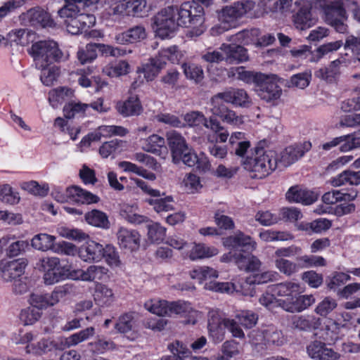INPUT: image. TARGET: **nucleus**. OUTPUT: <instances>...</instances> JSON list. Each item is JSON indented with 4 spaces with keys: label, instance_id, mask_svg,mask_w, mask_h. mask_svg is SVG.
<instances>
[{
    "label": "nucleus",
    "instance_id": "f257e3e1",
    "mask_svg": "<svg viewBox=\"0 0 360 360\" xmlns=\"http://www.w3.org/2000/svg\"><path fill=\"white\" fill-rule=\"evenodd\" d=\"M204 8L195 1H188L178 6H168L153 18L157 34L162 39L170 37L179 26L197 27L204 22Z\"/></svg>",
    "mask_w": 360,
    "mask_h": 360
},
{
    "label": "nucleus",
    "instance_id": "f03ea898",
    "mask_svg": "<svg viewBox=\"0 0 360 360\" xmlns=\"http://www.w3.org/2000/svg\"><path fill=\"white\" fill-rule=\"evenodd\" d=\"M245 169L249 171L252 179H263L274 171L278 165L276 151L256 147L252 157L242 162Z\"/></svg>",
    "mask_w": 360,
    "mask_h": 360
},
{
    "label": "nucleus",
    "instance_id": "7ed1b4c3",
    "mask_svg": "<svg viewBox=\"0 0 360 360\" xmlns=\"http://www.w3.org/2000/svg\"><path fill=\"white\" fill-rule=\"evenodd\" d=\"M30 53L33 57L38 69L48 68L51 63L58 61L63 56L57 43L52 40L39 41L32 45Z\"/></svg>",
    "mask_w": 360,
    "mask_h": 360
},
{
    "label": "nucleus",
    "instance_id": "20e7f679",
    "mask_svg": "<svg viewBox=\"0 0 360 360\" xmlns=\"http://www.w3.org/2000/svg\"><path fill=\"white\" fill-rule=\"evenodd\" d=\"M312 2L327 24L338 31H345V26L342 22L345 18V11L340 0H312Z\"/></svg>",
    "mask_w": 360,
    "mask_h": 360
},
{
    "label": "nucleus",
    "instance_id": "39448f33",
    "mask_svg": "<svg viewBox=\"0 0 360 360\" xmlns=\"http://www.w3.org/2000/svg\"><path fill=\"white\" fill-rule=\"evenodd\" d=\"M192 279L198 280L199 283L210 281L205 284V288L221 292H230L233 288V284L231 283H218L213 281L218 277L217 271L208 266H198L190 271Z\"/></svg>",
    "mask_w": 360,
    "mask_h": 360
},
{
    "label": "nucleus",
    "instance_id": "423d86ee",
    "mask_svg": "<svg viewBox=\"0 0 360 360\" xmlns=\"http://www.w3.org/2000/svg\"><path fill=\"white\" fill-rule=\"evenodd\" d=\"M255 79V90L261 99L271 102L281 97L282 89L276 82V75L258 74Z\"/></svg>",
    "mask_w": 360,
    "mask_h": 360
},
{
    "label": "nucleus",
    "instance_id": "0eeeda50",
    "mask_svg": "<svg viewBox=\"0 0 360 360\" xmlns=\"http://www.w3.org/2000/svg\"><path fill=\"white\" fill-rule=\"evenodd\" d=\"M226 317L219 309H211L207 314V330L209 337L215 343L224 340L226 333L224 322Z\"/></svg>",
    "mask_w": 360,
    "mask_h": 360
},
{
    "label": "nucleus",
    "instance_id": "6e6552de",
    "mask_svg": "<svg viewBox=\"0 0 360 360\" xmlns=\"http://www.w3.org/2000/svg\"><path fill=\"white\" fill-rule=\"evenodd\" d=\"M255 6L252 1H238L230 6L224 8L219 15V20L223 23H231L252 11Z\"/></svg>",
    "mask_w": 360,
    "mask_h": 360
},
{
    "label": "nucleus",
    "instance_id": "1a4fd4ad",
    "mask_svg": "<svg viewBox=\"0 0 360 360\" xmlns=\"http://www.w3.org/2000/svg\"><path fill=\"white\" fill-rule=\"evenodd\" d=\"M66 195L64 196L59 193L55 194V198L57 201L63 202L69 198L77 203L91 204L99 201V198L79 186H73L69 187L65 191Z\"/></svg>",
    "mask_w": 360,
    "mask_h": 360
},
{
    "label": "nucleus",
    "instance_id": "9d476101",
    "mask_svg": "<svg viewBox=\"0 0 360 360\" xmlns=\"http://www.w3.org/2000/svg\"><path fill=\"white\" fill-rule=\"evenodd\" d=\"M345 56H341L338 59L332 61L326 66L316 70L315 76L328 83H333L337 81L340 75L341 67H347L350 64V60Z\"/></svg>",
    "mask_w": 360,
    "mask_h": 360
},
{
    "label": "nucleus",
    "instance_id": "9b49d317",
    "mask_svg": "<svg viewBox=\"0 0 360 360\" xmlns=\"http://www.w3.org/2000/svg\"><path fill=\"white\" fill-rule=\"evenodd\" d=\"M311 148V142L307 141L290 145L281 153L280 162L288 167L302 158Z\"/></svg>",
    "mask_w": 360,
    "mask_h": 360
},
{
    "label": "nucleus",
    "instance_id": "f8f14e48",
    "mask_svg": "<svg viewBox=\"0 0 360 360\" xmlns=\"http://www.w3.org/2000/svg\"><path fill=\"white\" fill-rule=\"evenodd\" d=\"M27 265V259L20 258L11 261L2 260L0 269L2 278L6 281H13L22 277Z\"/></svg>",
    "mask_w": 360,
    "mask_h": 360
},
{
    "label": "nucleus",
    "instance_id": "ddd939ff",
    "mask_svg": "<svg viewBox=\"0 0 360 360\" xmlns=\"http://www.w3.org/2000/svg\"><path fill=\"white\" fill-rule=\"evenodd\" d=\"M229 261L235 263L240 270L246 272L256 271L259 270L261 266V262L259 259L249 253H242L240 252H230L226 255Z\"/></svg>",
    "mask_w": 360,
    "mask_h": 360
},
{
    "label": "nucleus",
    "instance_id": "4468645a",
    "mask_svg": "<svg viewBox=\"0 0 360 360\" xmlns=\"http://www.w3.org/2000/svg\"><path fill=\"white\" fill-rule=\"evenodd\" d=\"M309 356L314 360H339L340 353L326 346V343L315 340L307 347Z\"/></svg>",
    "mask_w": 360,
    "mask_h": 360
},
{
    "label": "nucleus",
    "instance_id": "2eb2a0df",
    "mask_svg": "<svg viewBox=\"0 0 360 360\" xmlns=\"http://www.w3.org/2000/svg\"><path fill=\"white\" fill-rule=\"evenodd\" d=\"M315 302V298L312 295H303L291 296L280 302V307L285 311L295 313L301 312L307 309Z\"/></svg>",
    "mask_w": 360,
    "mask_h": 360
},
{
    "label": "nucleus",
    "instance_id": "dca6fc26",
    "mask_svg": "<svg viewBox=\"0 0 360 360\" xmlns=\"http://www.w3.org/2000/svg\"><path fill=\"white\" fill-rule=\"evenodd\" d=\"M297 11L293 15V22L297 29L304 30L310 27L314 22L311 18V4L304 0H298L295 3Z\"/></svg>",
    "mask_w": 360,
    "mask_h": 360
},
{
    "label": "nucleus",
    "instance_id": "f3484780",
    "mask_svg": "<svg viewBox=\"0 0 360 360\" xmlns=\"http://www.w3.org/2000/svg\"><path fill=\"white\" fill-rule=\"evenodd\" d=\"M107 5L102 13L103 18L107 21L120 22L128 16L127 5L124 0H108Z\"/></svg>",
    "mask_w": 360,
    "mask_h": 360
},
{
    "label": "nucleus",
    "instance_id": "a211bd4d",
    "mask_svg": "<svg viewBox=\"0 0 360 360\" xmlns=\"http://www.w3.org/2000/svg\"><path fill=\"white\" fill-rule=\"evenodd\" d=\"M65 4L58 10L60 18L69 20L77 16L82 9L95 4L98 0H64Z\"/></svg>",
    "mask_w": 360,
    "mask_h": 360
},
{
    "label": "nucleus",
    "instance_id": "6ab92c4d",
    "mask_svg": "<svg viewBox=\"0 0 360 360\" xmlns=\"http://www.w3.org/2000/svg\"><path fill=\"white\" fill-rule=\"evenodd\" d=\"M169 316L176 314L188 317V319L185 321L187 324H195L199 317L198 311L194 310L191 304L186 302L177 301L169 302Z\"/></svg>",
    "mask_w": 360,
    "mask_h": 360
},
{
    "label": "nucleus",
    "instance_id": "aec40b11",
    "mask_svg": "<svg viewBox=\"0 0 360 360\" xmlns=\"http://www.w3.org/2000/svg\"><path fill=\"white\" fill-rule=\"evenodd\" d=\"M147 37L143 25H135L127 30L118 33L115 36V41L119 44H129L141 41Z\"/></svg>",
    "mask_w": 360,
    "mask_h": 360
},
{
    "label": "nucleus",
    "instance_id": "412c9836",
    "mask_svg": "<svg viewBox=\"0 0 360 360\" xmlns=\"http://www.w3.org/2000/svg\"><path fill=\"white\" fill-rule=\"evenodd\" d=\"M77 275L76 280L86 282H97L103 281L107 277L108 269L101 265H91L86 270H75Z\"/></svg>",
    "mask_w": 360,
    "mask_h": 360
},
{
    "label": "nucleus",
    "instance_id": "4be33fe9",
    "mask_svg": "<svg viewBox=\"0 0 360 360\" xmlns=\"http://www.w3.org/2000/svg\"><path fill=\"white\" fill-rule=\"evenodd\" d=\"M223 92L226 103L241 108H249L252 105L251 98L243 89L230 87Z\"/></svg>",
    "mask_w": 360,
    "mask_h": 360
},
{
    "label": "nucleus",
    "instance_id": "5701e85b",
    "mask_svg": "<svg viewBox=\"0 0 360 360\" xmlns=\"http://www.w3.org/2000/svg\"><path fill=\"white\" fill-rule=\"evenodd\" d=\"M224 244L239 252H252L256 248V243L249 236L245 235L242 232L236 233L226 238Z\"/></svg>",
    "mask_w": 360,
    "mask_h": 360
},
{
    "label": "nucleus",
    "instance_id": "b1692460",
    "mask_svg": "<svg viewBox=\"0 0 360 360\" xmlns=\"http://www.w3.org/2000/svg\"><path fill=\"white\" fill-rule=\"evenodd\" d=\"M219 49L226 55L225 60L229 63H239L249 58L247 49L236 44H222Z\"/></svg>",
    "mask_w": 360,
    "mask_h": 360
},
{
    "label": "nucleus",
    "instance_id": "393cba45",
    "mask_svg": "<svg viewBox=\"0 0 360 360\" xmlns=\"http://www.w3.org/2000/svg\"><path fill=\"white\" fill-rule=\"evenodd\" d=\"M286 198L291 202H300L303 205H311L317 198V193L311 191L302 189L299 186H292L287 191Z\"/></svg>",
    "mask_w": 360,
    "mask_h": 360
},
{
    "label": "nucleus",
    "instance_id": "a878e982",
    "mask_svg": "<svg viewBox=\"0 0 360 360\" xmlns=\"http://www.w3.org/2000/svg\"><path fill=\"white\" fill-rule=\"evenodd\" d=\"M117 236L120 248L131 251L139 248L140 235L137 231L122 227L119 229Z\"/></svg>",
    "mask_w": 360,
    "mask_h": 360
},
{
    "label": "nucleus",
    "instance_id": "bb28decb",
    "mask_svg": "<svg viewBox=\"0 0 360 360\" xmlns=\"http://www.w3.org/2000/svg\"><path fill=\"white\" fill-rule=\"evenodd\" d=\"M25 18L31 25L34 27H52L54 25L50 15L39 7L27 11L25 13Z\"/></svg>",
    "mask_w": 360,
    "mask_h": 360
},
{
    "label": "nucleus",
    "instance_id": "cd10ccee",
    "mask_svg": "<svg viewBox=\"0 0 360 360\" xmlns=\"http://www.w3.org/2000/svg\"><path fill=\"white\" fill-rule=\"evenodd\" d=\"M321 324V319L314 315L295 316L292 319V327L301 331L309 332L316 330Z\"/></svg>",
    "mask_w": 360,
    "mask_h": 360
},
{
    "label": "nucleus",
    "instance_id": "c85d7f7f",
    "mask_svg": "<svg viewBox=\"0 0 360 360\" xmlns=\"http://www.w3.org/2000/svg\"><path fill=\"white\" fill-rule=\"evenodd\" d=\"M103 249L101 244L91 241L81 248L79 255L84 262H99L103 257Z\"/></svg>",
    "mask_w": 360,
    "mask_h": 360
},
{
    "label": "nucleus",
    "instance_id": "c756f323",
    "mask_svg": "<svg viewBox=\"0 0 360 360\" xmlns=\"http://www.w3.org/2000/svg\"><path fill=\"white\" fill-rule=\"evenodd\" d=\"M168 146L171 150L172 159H177L188 146L185 139L179 132L172 130L166 134Z\"/></svg>",
    "mask_w": 360,
    "mask_h": 360
},
{
    "label": "nucleus",
    "instance_id": "7c9ffc66",
    "mask_svg": "<svg viewBox=\"0 0 360 360\" xmlns=\"http://www.w3.org/2000/svg\"><path fill=\"white\" fill-rule=\"evenodd\" d=\"M116 109L123 117L139 115L143 110L140 101L136 96H131L125 101L118 102Z\"/></svg>",
    "mask_w": 360,
    "mask_h": 360
},
{
    "label": "nucleus",
    "instance_id": "2f4dec72",
    "mask_svg": "<svg viewBox=\"0 0 360 360\" xmlns=\"http://www.w3.org/2000/svg\"><path fill=\"white\" fill-rule=\"evenodd\" d=\"M11 240V238L6 236L0 239V248L2 249L8 245L6 255L10 257H17L25 252L29 244L26 240Z\"/></svg>",
    "mask_w": 360,
    "mask_h": 360
},
{
    "label": "nucleus",
    "instance_id": "473e14b6",
    "mask_svg": "<svg viewBox=\"0 0 360 360\" xmlns=\"http://www.w3.org/2000/svg\"><path fill=\"white\" fill-rule=\"evenodd\" d=\"M331 184L338 187L344 185L360 184V170H345L331 180Z\"/></svg>",
    "mask_w": 360,
    "mask_h": 360
},
{
    "label": "nucleus",
    "instance_id": "72a5a7b5",
    "mask_svg": "<svg viewBox=\"0 0 360 360\" xmlns=\"http://www.w3.org/2000/svg\"><path fill=\"white\" fill-rule=\"evenodd\" d=\"M60 259L56 257H44L40 260L41 267L44 271V282L46 285H53V277L55 275Z\"/></svg>",
    "mask_w": 360,
    "mask_h": 360
},
{
    "label": "nucleus",
    "instance_id": "f704fd0d",
    "mask_svg": "<svg viewBox=\"0 0 360 360\" xmlns=\"http://www.w3.org/2000/svg\"><path fill=\"white\" fill-rule=\"evenodd\" d=\"M342 46L343 42L341 40L323 44L312 52L309 61L318 62L325 56L338 51Z\"/></svg>",
    "mask_w": 360,
    "mask_h": 360
},
{
    "label": "nucleus",
    "instance_id": "c9c22d12",
    "mask_svg": "<svg viewBox=\"0 0 360 360\" xmlns=\"http://www.w3.org/2000/svg\"><path fill=\"white\" fill-rule=\"evenodd\" d=\"M56 238L53 236L46 233H39L32 238L31 245L34 249L45 252L54 249L53 244Z\"/></svg>",
    "mask_w": 360,
    "mask_h": 360
},
{
    "label": "nucleus",
    "instance_id": "e433bc0d",
    "mask_svg": "<svg viewBox=\"0 0 360 360\" xmlns=\"http://www.w3.org/2000/svg\"><path fill=\"white\" fill-rule=\"evenodd\" d=\"M85 219L89 224L102 228L108 229L110 222L105 213L98 210H93L86 213Z\"/></svg>",
    "mask_w": 360,
    "mask_h": 360
},
{
    "label": "nucleus",
    "instance_id": "4c0bfd02",
    "mask_svg": "<svg viewBox=\"0 0 360 360\" xmlns=\"http://www.w3.org/2000/svg\"><path fill=\"white\" fill-rule=\"evenodd\" d=\"M89 110V105L86 103L75 101L69 102L63 107L64 116L68 119L84 116Z\"/></svg>",
    "mask_w": 360,
    "mask_h": 360
},
{
    "label": "nucleus",
    "instance_id": "58836bf2",
    "mask_svg": "<svg viewBox=\"0 0 360 360\" xmlns=\"http://www.w3.org/2000/svg\"><path fill=\"white\" fill-rule=\"evenodd\" d=\"M90 349L96 354H104L108 351L117 349L116 344L110 339L104 337H97V338L89 343Z\"/></svg>",
    "mask_w": 360,
    "mask_h": 360
},
{
    "label": "nucleus",
    "instance_id": "ea45409f",
    "mask_svg": "<svg viewBox=\"0 0 360 360\" xmlns=\"http://www.w3.org/2000/svg\"><path fill=\"white\" fill-rule=\"evenodd\" d=\"M164 67L165 62L163 60L156 56L152 58L147 63L143 64L144 77L148 81H152Z\"/></svg>",
    "mask_w": 360,
    "mask_h": 360
},
{
    "label": "nucleus",
    "instance_id": "a19ab883",
    "mask_svg": "<svg viewBox=\"0 0 360 360\" xmlns=\"http://www.w3.org/2000/svg\"><path fill=\"white\" fill-rule=\"evenodd\" d=\"M124 142L122 140L113 139L106 141L99 148V154L103 158L120 153L124 147Z\"/></svg>",
    "mask_w": 360,
    "mask_h": 360
},
{
    "label": "nucleus",
    "instance_id": "79ce46f5",
    "mask_svg": "<svg viewBox=\"0 0 360 360\" xmlns=\"http://www.w3.org/2000/svg\"><path fill=\"white\" fill-rule=\"evenodd\" d=\"M265 345L280 346L284 343L285 339L281 330L273 325L264 326Z\"/></svg>",
    "mask_w": 360,
    "mask_h": 360
},
{
    "label": "nucleus",
    "instance_id": "37998d69",
    "mask_svg": "<svg viewBox=\"0 0 360 360\" xmlns=\"http://www.w3.org/2000/svg\"><path fill=\"white\" fill-rule=\"evenodd\" d=\"M75 292V287L72 283H65L62 285L56 286L53 290L49 293V298L54 306L60 300L70 295Z\"/></svg>",
    "mask_w": 360,
    "mask_h": 360
},
{
    "label": "nucleus",
    "instance_id": "c03bdc74",
    "mask_svg": "<svg viewBox=\"0 0 360 360\" xmlns=\"http://www.w3.org/2000/svg\"><path fill=\"white\" fill-rule=\"evenodd\" d=\"M169 302L165 300H150L144 304L146 309L160 316H169Z\"/></svg>",
    "mask_w": 360,
    "mask_h": 360
},
{
    "label": "nucleus",
    "instance_id": "a18cd8bd",
    "mask_svg": "<svg viewBox=\"0 0 360 360\" xmlns=\"http://www.w3.org/2000/svg\"><path fill=\"white\" fill-rule=\"evenodd\" d=\"M97 44H87L84 47L79 48L77 53L79 62L84 65L91 63L97 57Z\"/></svg>",
    "mask_w": 360,
    "mask_h": 360
},
{
    "label": "nucleus",
    "instance_id": "49530a36",
    "mask_svg": "<svg viewBox=\"0 0 360 360\" xmlns=\"http://www.w3.org/2000/svg\"><path fill=\"white\" fill-rule=\"evenodd\" d=\"M120 216L129 223L135 225L148 222L147 217L135 213L134 207L128 205H124L122 207Z\"/></svg>",
    "mask_w": 360,
    "mask_h": 360
},
{
    "label": "nucleus",
    "instance_id": "de8ad7c7",
    "mask_svg": "<svg viewBox=\"0 0 360 360\" xmlns=\"http://www.w3.org/2000/svg\"><path fill=\"white\" fill-rule=\"evenodd\" d=\"M134 324L135 321L133 313H126L118 318L115 325V328L120 333L127 334L134 331Z\"/></svg>",
    "mask_w": 360,
    "mask_h": 360
},
{
    "label": "nucleus",
    "instance_id": "09e8293b",
    "mask_svg": "<svg viewBox=\"0 0 360 360\" xmlns=\"http://www.w3.org/2000/svg\"><path fill=\"white\" fill-rule=\"evenodd\" d=\"M218 253L217 249L208 247L205 244H195L191 250L190 258L192 260L210 257Z\"/></svg>",
    "mask_w": 360,
    "mask_h": 360
},
{
    "label": "nucleus",
    "instance_id": "8fccbe9b",
    "mask_svg": "<svg viewBox=\"0 0 360 360\" xmlns=\"http://www.w3.org/2000/svg\"><path fill=\"white\" fill-rule=\"evenodd\" d=\"M342 2V8L345 11V18L342 20V22L345 26V30L343 32L338 31L335 27L334 29L340 33H345L347 31V25L345 23V21L347 20V13L346 10L349 12H351L354 19L360 22V4L357 0H340Z\"/></svg>",
    "mask_w": 360,
    "mask_h": 360
},
{
    "label": "nucleus",
    "instance_id": "3c124183",
    "mask_svg": "<svg viewBox=\"0 0 360 360\" xmlns=\"http://www.w3.org/2000/svg\"><path fill=\"white\" fill-rule=\"evenodd\" d=\"M94 299L99 304H108L113 300V292L107 285L97 283L96 285Z\"/></svg>",
    "mask_w": 360,
    "mask_h": 360
},
{
    "label": "nucleus",
    "instance_id": "603ef678",
    "mask_svg": "<svg viewBox=\"0 0 360 360\" xmlns=\"http://www.w3.org/2000/svg\"><path fill=\"white\" fill-rule=\"evenodd\" d=\"M182 69L186 78L195 83L200 82L204 78V72L200 65L195 63H184Z\"/></svg>",
    "mask_w": 360,
    "mask_h": 360
},
{
    "label": "nucleus",
    "instance_id": "864d4df0",
    "mask_svg": "<svg viewBox=\"0 0 360 360\" xmlns=\"http://www.w3.org/2000/svg\"><path fill=\"white\" fill-rule=\"evenodd\" d=\"M343 44L345 50L352 53V57L347 58L350 60V64L356 60L360 61V37L349 35Z\"/></svg>",
    "mask_w": 360,
    "mask_h": 360
},
{
    "label": "nucleus",
    "instance_id": "5fc2aeb1",
    "mask_svg": "<svg viewBox=\"0 0 360 360\" xmlns=\"http://www.w3.org/2000/svg\"><path fill=\"white\" fill-rule=\"evenodd\" d=\"M299 285L292 282H285L275 285L272 292L275 295L291 297L293 292L299 291Z\"/></svg>",
    "mask_w": 360,
    "mask_h": 360
},
{
    "label": "nucleus",
    "instance_id": "6e6d98bb",
    "mask_svg": "<svg viewBox=\"0 0 360 360\" xmlns=\"http://www.w3.org/2000/svg\"><path fill=\"white\" fill-rule=\"evenodd\" d=\"M235 316L240 322L241 326L248 329L254 327L258 321V315L250 310L239 311Z\"/></svg>",
    "mask_w": 360,
    "mask_h": 360
},
{
    "label": "nucleus",
    "instance_id": "4d7b16f0",
    "mask_svg": "<svg viewBox=\"0 0 360 360\" xmlns=\"http://www.w3.org/2000/svg\"><path fill=\"white\" fill-rule=\"evenodd\" d=\"M224 102V92L218 93L212 97L210 103L213 115L220 117L229 109Z\"/></svg>",
    "mask_w": 360,
    "mask_h": 360
},
{
    "label": "nucleus",
    "instance_id": "13d9d810",
    "mask_svg": "<svg viewBox=\"0 0 360 360\" xmlns=\"http://www.w3.org/2000/svg\"><path fill=\"white\" fill-rule=\"evenodd\" d=\"M20 200L19 193L13 190L8 184L0 186V200L10 204L15 205L19 202Z\"/></svg>",
    "mask_w": 360,
    "mask_h": 360
},
{
    "label": "nucleus",
    "instance_id": "bf43d9fd",
    "mask_svg": "<svg viewBox=\"0 0 360 360\" xmlns=\"http://www.w3.org/2000/svg\"><path fill=\"white\" fill-rule=\"evenodd\" d=\"M297 265L302 268H309L312 266H324L326 260L321 256L303 255L297 257Z\"/></svg>",
    "mask_w": 360,
    "mask_h": 360
},
{
    "label": "nucleus",
    "instance_id": "052dcab7",
    "mask_svg": "<svg viewBox=\"0 0 360 360\" xmlns=\"http://www.w3.org/2000/svg\"><path fill=\"white\" fill-rule=\"evenodd\" d=\"M106 263L112 268L120 267L122 265L119 253L111 245H106L103 249V257Z\"/></svg>",
    "mask_w": 360,
    "mask_h": 360
},
{
    "label": "nucleus",
    "instance_id": "680f3d73",
    "mask_svg": "<svg viewBox=\"0 0 360 360\" xmlns=\"http://www.w3.org/2000/svg\"><path fill=\"white\" fill-rule=\"evenodd\" d=\"M73 271H71V266L68 264H61L59 261L58 266H57L55 275L51 276L53 277V285L60 281H62L68 278L75 279L77 275Z\"/></svg>",
    "mask_w": 360,
    "mask_h": 360
},
{
    "label": "nucleus",
    "instance_id": "e2e57ef3",
    "mask_svg": "<svg viewBox=\"0 0 360 360\" xmlns=\"http://www.w3.org/2000/svg\"><path fill=\"white\" fill-rule=\"evenodd\" d=\"M41 315V311L33 307L24 309L20 314V319L24 325H32L37 321Z\"/></svg>",
    "mask_w": 360,
    "mask_h": 360
},
{
    "label": "nucleus",
    "instance_id": "0e129e2a",
    "mask_svg": "<svg viewBox=\"0 0 360 360\" xmlns=\"http://www.w3.org/2000/svg\"><path fill=\"white\" fill-rule=\"evenodd\" d=\"M148 236L153 243H160L162 241L166 235V229L158 223H151L147 224Z\"/></svg>",
    "mask_w": 360,
    "mask_h": 360
},
{
    "label": "nucleus",
    "instance_id": "69168bd1",
    "mask_svg": "<svg viewBox=\"0 0 360 360\" xmlns=\"http://www.w3.org/2000/svg\"><path fill=\"white\" fill-rule=\"evenodd\" d=\"M148 203L153 206L157 212H168L174 210V200L172 196L163 198L149 199Z\"/></svg>",
    "mask_w": 360,
    "mask_h": 360
},
{
    "label": "nucleus",
    "instance_id": "338daca9",
    "mask_svg": "<svg viewBox=\"0 0 360 360\" xmlns=\"http://www.w3.org/2000/svg\"><path fill=\"white\" fill-rule=\"evenodd\" d=\"M332 226L331 221L326 218H320L307 223L303 225V229L306 231H311L314 233H321L328 230Z\"/></svg>",
    "mask_w": 360,
    "mask_h": 360
},
{
    "label": "nucleus",
    "instance_id": "774afa93",
    "mask_svg": "<svg viewBox=\"0 0 360 360\" xmlns=\"http://www.w3.org/2000/svg\"><path fill=\"white\" fill-rule=\"evenodd\" d=\"M239 344L234 340H228L224 342L221 347V355L217 357V360H229L239 353Z\"/></svg>",
    "mask_w": 360,
    "mask_h": 360
}]
</instances>
